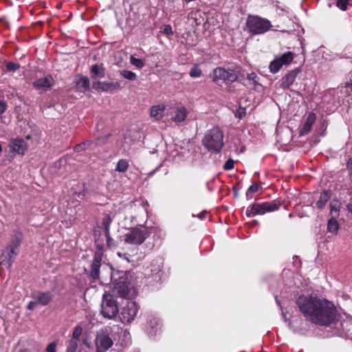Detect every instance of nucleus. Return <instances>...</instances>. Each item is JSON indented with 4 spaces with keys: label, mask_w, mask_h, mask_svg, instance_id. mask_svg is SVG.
Wrapping results in <instances>:
<instances>
[{
    "label": "nucleus",
    "mask_w": 352,
    "mask_h": 352,
    "mask_svg": "<svg viewBox=\"0 0 352 352\" xmlns=\"http://www.w3.org/2000/svg\"><path fill=\"white\" fill-rule=\"evenodd\" d=\"M296 304L304 316L317 325L329 326L336 320V307L325 298L302 295Z\"/></svg>",
    "instance_id": "obj_1"
},
{
    "label": "nucleus",
    "mask_w": 352,
    "mask_h": 352,
    "mask_svg": "<svg viewBox=\"0 0 352 352\" xmlns=\"http://www.w3.org/2000/svg\"><path fill=\"white\" fill-rule=\"evenodd\" d=\"M22 240V234L19 232H15L10 243L1 254L0 268L9 269L11 267L16 256L19 254Z\"/></svg>",
    "instance_id": "obj_2"
},
{
    "label": "nucleus",
    "mask_w": 352,
    "mask_h": 352,
    "mask_svg": "<svg viewBox=\"0 0 352 352\" xmlns=\"http://www.w3.org/2000/svg\"><path fill=\"white\" fill-rule=\"evenodd\" d=\"M202 144L210 152L217 153L223 146V133L218 127L207 131L202 140Z\"/></svg>",
    "instance_id": "obj_3"
},
{
    "label": "nucleus",
    "mask_w": 352,
    "mask_h": 352,
    "mask_svg": "<svg viewBox=\"0 0 352 352\" xmlns=\"http://www.w3.org/2000/svg\"><path fill=\"white\" fill-rule=\"evenodd\" d=\"M245 26L250 33L257 35L268 32L272 25L267 19L255 15H249L246 20Z\"/></svg>",
    "instance_id": "obj_4"
},
{
    "label": "nucleus",
    "mask_w": 352,
    "mask_h": 352,
    "mask_svg": "<svg viewBox=\"0 0 352 352\" xmlns=\"http://www.w3.org/2000/svg\"><path fill=\"white\" fill-rule=\"evenodd\" d=\"M119 313V302L113 295L105 292L102 296L100 314L107 319H114Z\"/></svg>",
    "instance_id": "obj_5"
},
{
    "label": "nucleus",
    "mask_w": 352,
    "mask_h": 352,
    "mask_svg": "<svg viewBox=\"0 0 352 352\" xmlns=\"http://www.w3.org/2000/svg\"><path fill=\"white\" fill-rule=\"evenodd\" d=\"M153 229L144 226L133 228L124 236L126 243L133 245H140L148 237Z\"/></svg>",
    "instance_id": "obj_6"
},
{
    "label": "nucleus",
    "mask_w": 352,
    "mask_h": 352,
    "mask_svg": "<svg viewBox=\"0 0 352 352\" xmlns=\"http://www.w3.org/2000/svg\"><path fill=\"white\" fill-rule=\"evenodd\" d=\"M280 202L273 201L270 202L254 203L250 206L246 210L248 217H253L257 214H264L266 212H273L279 209Z\"/></svg>",
    "instance_id": "obj_7"
},
{
    "label": "nucleus",
    "mask_w": 352,
    "mask_h": 352,
    "mask_svg": "<svg viewBox=\"0 0 352 352\" xmlns=\"http://www.w3.org/2000/svg\"><path fill=\"white\" fill-rule=\"evenodd\" d=\"M212 78V80L216 83H219L220 82L230 83L236 81L238 78V75L232 69L217 67L213 70Z\"/></svg>",
    "instance_id": "obj_8"
},
{
    "label": "nucleus",
    "mask_w": 352,
    "mask_h": 352,
    "mask_svg": "<svg viewBox=\"0 0 352 352\" xmlns=\"http://www.w3.org/2000/svg\"><path fill=\"white\" fill-rule=\"evenodd\" d=\"M53 296L52 293L50 291L35 292L32 294L34 300L30 301L28 304L27 309L29 310H34L38 305L41 306H47L52 302Z\"/></svg>",
    "instance_id": "obj_9"
},
{
    "label": "nucleus",
    "mask_w": 352,
    "mask_h": 352,
    "mask_svg": "<svg viewBox=\"0 0 352 352\" xmlns=\"http://www.w3.org/2000/svg\"><path fill=\"white\" fill-rule=\"evenodd\" d=\"M94 342L97 352L107 351L113 343L107 331L104 329L97 332Z\"/></svg>",
    "instance_id": "obj_10"
},
{
    "label": "nucleus",
    "mask_w": 352,
    "mask_h": 352,
    "mask_svg": "<svg viewBox=\"0 0 352 352\" xmlns=\"http://www.w3.org/2000/svg\"><path fill=\"white\" fill-rule=\"evenodd\" d=\"M139 307L135 302L127 301L120 314V319L122 323H131L136 317Z\"/></svg>",
    "instance_id": "obj_11"
},
{
    "label": "nucleus",
    "mask_w": 352,
    "mask_h": 352,
    "mask_svg": "<svg viewBox=\"0 0 352 352\" xmlns=\"http://www.w3.org/2000/svg\"><path fill=\"white\" fill-rule=\"evenodd\" d=\"M294 58V54L289 51L283 53L280 56H276L269 65L270 71L273 74L277 73L283 65L291 63Z\"/></svg>",
    "instance_id": "obj_12"
},
{
    "label": "nucleus",
    "mask_w": 352,
    "mask_h": 352,
    "mask_svg": "<svg viewBox=\"0 0 352 352\" xmlns=\"http://www.w3.org/2000/svg\"><path fill=\"white\" fill-rule=\"evenodd\" d=\"M93 89L96 90H100L105 92H111L120 88V85L118 82H109V81H93Z\"/></svg>",
    "instance_id": "obj_13"
},
{
    "label": "nucleus",
    "mask_w": 352,
    "mask_h": 352,
    "mask_svg": "<svg viewBox=\"0 0 352 352\" xmlns=\"http://www.w3.org/2000/svg\"><path fill=\"white\" fill-rule=\"evenodd\" d=\"M54 83V80L51 75H47L44 78L36 80L33 82V86L38 90L47 91L50 89Z\"/></svg>",
    "instance_id": "obj_14"
},
{
    "label": "nucleus",
    "mask_w": 352,
    "mask_h": 352,
    "mask_svg": "<svg viewBox=\"0 0 352 352\" xmlns=\"http://www.w3.org/2000/svg\"><path fill=\"white\" fill-rule=\"evenodd\" d=\"M299 72V69H295L288 72L279 81L280 87L283 89H289L293 85Z\"/></svg>",
    "instance_id": "obj_15"
},
{
    "label": "nucleus",
    "mask_w": 352,
    "mask_h": 352,
    "mask_svg": "<svg viewBox=\"0 0 352 352\" xmlns=\"http://www.w3.org/2000/svg\"><path fill=\"white\" fill-rule=\"evenodd\" d=\"M129 287L127 283L124 280L117 282L113 288L111 295L116 297L118 296L120 298H126L129 295Z\"/></svg>",
    "instance_id": "obj_16"
},
{
    "label": "nucleus",
    "mask_w": 352,
    "mask_h": 352,
    "mask_svg": "<svg viewBox=\"0 0 352 352\" xmlns=\"http://www.w3.org/2000/svg\"><path fill=\"white\" fill-rule=\"evenodd\" d=\"M10 151L19 154H24L27 150V144L22 139H14L10 144Z\"/></svg>",
    "instance_id": "obj_17"
},
{
    "label": "nucleus",
    "mask_w": 352,
    "mask_h": 352,
    "mask_svg": "<svg viewBox=\"0 0 352 352\" xmlns=\"http://www.w3.org/2000/svg\"><path fill=\"white\" fill-rule=\"evenodd\" d=\"M101 260L99 256H95L93 259L90 276L94 280H96L99 278Z\"/></svg>",
    "instance_id": "obj_18"
},
{
    "label": "nucleus",
    "mask_w": 352,
    "mask_h": 352,
    "mask_svg": "<svg viewBox=\"0 0 352 352\" xmlns=\"http://www.w3.org/2000/svg\"><path fill=\"white\" fill-rule=\"evenodd\" d=\"M316 116L314 113H310L307 117L306 121L300 130V135H306L311 131V127L316 121Z\"/></svg>",
    "instance_id": "obj_19"
},
{
    "label": "nucleus",
    "mask_w": 352,
    "mask_h": 352,
    "mask_svg": "<svg viewBox=\"0 0 352 352\" xmlns=\"http://www.w3.org/2000/svg\"><path fill=\"white\" fill-rule=\"evenodd\" d=\"M91 78L93 80L101 78L105 76V69L103 65L95 64L91 67Z\"/></svg>",
    "instance_id": "obj_20"
},
{
    "label": "nucleus",
    "mask_w": 352,
    "mask_h": 352,
    "mask_svg": "<svg viewBox=\"0 0 352 352\" xmlns=\"http://www.w3.org/2000/svg\"><path fill=\"white\" fill-rule=\"evenodd\" d=\"M165 106L164 104H158L153 106L150 109V116L155 120H159L163 117Z\"/></svg>",
    "instance_id": "obj_21"
},
{
    "label": "nucleus",
    "mask_w": 352,
    "mask_h": 352,
    "mask_svg": "<svg viewBox=\"0 0 352 352\" xmlns=\"http://www.w3.org/2000/svg\"><path fill=\"white\" fill-rule=\"evenodd\" d=\"M187 116L188 111L185 107L177 108L172 120L175 122H182L186 120Z\"/></svg>",
    "instance_id": "obj_22"
},
{
    "label": "nucleus",
    "mask_w": 352,
    "mask_h": 352,
    "mask_svg": "<svg viewBox=\"0 0 352 352\" xmlns=\"http://www.w3.org/2000/svg\"><path fill=\"white\" fill-rule=\"evenodd\" d=\"M331 192L327 190L323 191L320 194V198L316 202V206L319 209L322 210L325 206L326 204L331 197Z\"/></svg>",
    "instance_id": "obj_23"
},
{
    "label": "nucleus",
    "mask_w": 352,
    "mask_h": 352,
    "mask_svg": "<svg viewBox=\"0 0 352 352\" xmlns=\"http://www.w3.org/2000/svg\"><path fill=\"white\" fill-rule=\"evenodd\" d=\"M246 80L248 81L249 85L256 89L258 86H261L258 83L259 77L254 72L248 74Z\"/></svg>",
    "instance_id": "obj_24"
},
{
    "label": "nucleus",
    "mask_w": 352,
    "mask_h": 352,
    "mask_svg": "<svg viewBox=\"0 0 352 352\" xmlns=\"http://www.w3.org/2000/svg\"><path fill=\"white\" fill-rule=\"evenodd\" d=\"M76 85L77 87L84 88L86 90L89 89L90 81L89 78L87 76H80L78 79L76 80Z\"/></svg>",
    "instance_id": "obj_25"
},
{
    "label": "nucleus",
    "mask_w": 352,
    "mask_h": 352,
    "mask_svg": "<svg viewBox=\"0 0 352 352\" xmlns=\"http://www.w3.org/2000/svg\"><path fill=\"white\" fill-rule=\"evenodd\" d=\"M112 222V219L109 214H105L102 218V226L104 228V235H108V232L110 231V226Z\"/></svg>",
    "instance_id": "obj_26"
},
{
    "label": "nucleus",
    "mask_w": 352,
    "mask_h": 352,
    "mask_svg": "<svg viewBox=\"0 0 352 352\" xmlns=\"http://www.w3.org/2000/svg\"><path fill=\"white\" fill-rule=\"evenodd\" d=\"M129 168V162L126 160H120L117 164L116 170L120 173H124Z\"/></svg>",
    "instance_id": "obj_27"
},
{
    "label": "nucleus",
    "mask_w": 352,
    "mask_h": 352,
    "mask_svg": "<svg viewBox=\"0 0 352 352\" xmlns=\"http://www.w3.org/2000/svg\"><path fill=\"white\" fill-rule=\"evenodd\" d=\"M339 228V225L336 218H331L327 223V230L331 232H336Z\"/></svg>",
    "instance_id": "obj_28"
},
{
    "label": "nucleus",
    "mask_w": 352,
    "mask_h": 352,
    "mask_svg": "<svg viewBox=\"0 0 352 352\" xmlns=\"http://www.w3.org/2000/svg\"><path fill=\"white\" fill-rule=\"evenodd\" d=\"M78 341L69 339L67 342L66 352H76Z\"/></svg>",
    "instance_id": "obj_29"
},
{
    "label": "nucleus",
    "mask_w": 352,
    "mask_h": 352,
    "mask_svg": "<svg viewBox=\"0 0 352 352\" xmlns=\"http://www.w3.org/2000/svg\"><path fill=\"white\" fill-rule=\"evenodd\" d=\"M120 74L126 79L129 80H135L137 79V75L129 70H122L120 72Z\"/></svg>",
    "instance_id": "obj_30"
},
{
    "label": "nucleus",
    "mask_w": 352,
    "mask_h": 352,
    "mask_svg": "<svg viewBox=\"0 0 352 352\" xmlns=\"http://www.w3.org/2000/svg\"><path fill=\"white\" fill-rule=\"evenodd\" d=\"M130 63L138 69H142L144 67V63L142 59L135 58L133 56L130 57Z\"/></svg>",
    "instance_id": "obj_31"
},
{
    "label": "nucleus",
    "mask_w": 352,
    "mask_h": 352,
    "mask_svg": "<svg viewBox=\"0 0 352 352\" xmlns=\"http://www.w3.org/2000/svg\"><path fill=\"white\" fill-rule=\"evenodd\" d=\"M189 74L192 78H198L201 75V70L197 65H194L191 68Z\"/></svg>",
    "instance_id": "obj_32"
},
{
    "label": "nucleus",
    "mask_w": 352,
    "mask_h": 352,
    "mask_svg": "<svg viewBox=\"0 0 352 352\" xmlns=\"http://www.w3.org/2000/svg\"><path fill=\"white\" fill-rule=\"evenodd\" d=\"M82 332V328L80 326H77L74 328L72 333V337L71 339H74V340L78 341L79 338L80 337Z\"/></svg>",
    "instance_id": "obj_33"
},
{
    "label": "nucleus",
    "mask_w": 352,
    "mask_h": 352,
    "mask_svg": "<svg viewBox=\"0 0 352 352\" xmlns=\"http://www.w3.org/2000/svg\"><path fill=\"white\" fill-rule=\"evenodd\" d=\"M259 185L258 184H252L248 190V192H246V196L247 197H252V194L257 192L259 189Z\"/></svg>",
    "instance_id": "obj_34"
},
{
    "label": "nucleus",
    "mask_w": 352,
    "mask_h": 352,
    "mask_svg": "<svg viewBox=\"0 0 352 352\" xmlns=\"http://www.w3.org/2000/svg\"><path fill=\"white\" fill-rule=\"evenodd\" d=\"M161 32L166 35L168 37L173 34L172 27L170 25H165L162 28Z\"/></svg>",
    "instance_id": "obj_35"
},
{
    "label": "nucleus",
    "mask_w": 352,
    "mask_h": 352,
    "mask_svg": "<svg viewBox=\"0 0 352 352\" xmlns=\"http://www.w3.org/2000/svg\"><path fill=\"white\" fill-rule=\"evenodd\" d=\"M348 4L349 0H338L336 3L337 7L343 11L346 10Z\"/></svg>",
    "instance_id": "obj_36"
},
{
    "label": "nucleus",
    "mask_w": 352,
    "mask_h": 352,
    "mask_svg": "<svg viewBox=\"0 0 352 352\" xmlns=\"http://www.w3.org/2000/svg\"><path fill=\"white\" fill-rule=\"evenodd\" d=\"M331 214L336 213V216H338L340 211V204L338 202L330 204Z\"/></svg>",
    "instance_id": "obj_37"
},
{
    "label": "nucleus",
    "mask_w": 352,
    "mask_h": 352,
    "mask_svg": "<svg viewBox=\"0 0 352 352\" xmlns=\"http://www.w3.org/2000/svg\"><path fill=\"white\" fill-rule=\"evenodd\" d=\"M20 65L18 63L9 62L6 64V69L9 72H14L19 69Z\"/></svg>",
    "instance_id": "obj_38"
},
{
    "label": "nucleus",
    "mask_w": 352,
    "mask_h": 352,
    "mask_svg": "<svg viewBox=\"0 0 352 352\" xmlns=\"http://www.w3.org/2000/svg\"><path fill=\"white\" fill-rule=\"evenodd\" d=\"M91 144V141H87V142H84L80 144H78L75 146V151H81L84 149H85L86 148V146H89L90 144Z\"/></svg>",
    "instance_id": "obj_39"
},
{
    "label": "nucleus",
    "mask_w": 352,
    "mask_h": 352,
    "mask_svg": "<svg viewBox=\"0 0 352 352\" xmlns=\"http://www.w3.org/2000/svg\"><path fill=\"white\" fill-rule=\"evenodd\" d=\"M234 162L232 159H229L223 165V168L225 170H231L234 168Z\"/></svg>",
    "instance_id": "obj_40"
},
{
    "label": "nucleus",
    "mask_w": 352,
    "mask_h": 352,
    "mask_svg": "<svg viewBox=\"0 0 352 352\" xmlns=\"http://www.w3.org/2000/svg\"><path fill=\"white\" fill-rule=\"evenodd\" d=\"M56 342H53L47 345L46 351L47 352H56Z\"/></svg>",
    "instance_id": "obj_41"
},
{
    "label": "nucleus",
    "mask_w": 352,
    "mask_h": 352,
    "mask_svg": "<svg viewBox=\"0 0 352 352\" xmlns=\"http://www.w3.org/2000/svg\"><path fill=\"white\" fill-rule=\"evenodd\" d=\"M107 239V245L108 247H112L114 246V241L113 239L110 236V231L108 232V235H105Z\"/></svg>",
    "instance_id": "obj_42"
},
{
    "label": "nucleus",
    "mask_w": 352,
    "mask_h": 352,
    "mask_svg": "<svg viewBox=\"0 0 352 352\" xmlns=\"http://www.w3.org/2000/svg\"><path fill=\"white\" fill-rule=\"evenodd\" d=\"M346 168L350 174H352V157H350L346 162Z\"/></svg>",
    "instance_id": "obj_43"
},
{
    "label": "nucleus",
    "mask_w": 352,
    "mask_h": 352,
    "mask_svg": "<svg viewBox=\"0 0 352 352\" xmlns=\"http://www.w3.org/2000/svg\"><path fill=\"white\" fill-rule=\"evenodd\" d=\"M6 110V104L4 102L0 101V115Z\"/></svg>",
    "instance_id": "obj_44"
},
{
    "label": "nucleus",
    "mask_w": 352,
    "mask_h": 352,
    "mask_svg": "<svg viewBox=\"0 0 352 352\" xmlns=\"http://www.w3.org/2000/svg\"><path fill=\"white\" fill-rule=\"evenodd\" d=\"M347 210L352 214V201L349 202L346 206Z\"/></svg>",
    "instance_id": "obj_45"
},
{
    "label": "nucleus",
    "mask_w": 352,
    "mask_h": 352,
    "mask_svg": "<svg viewBox=\"0 0 352 352\" xmlns=\"http://www.w3.org/2000/svg\"><path fill=\"white\" fill-rule=\"evenodd\" d=\"M245 112H239V113L236 114V116L238 117L239 118H242V117L245 115Z\"/></svg>",
    "instance_id": "obj_46"
},
{
    "label": "nucleus",
    "mask_w": 352,
    "mask_h": 352,
    "mask_svg": "<svg viewBox=\"0 0 352 352\" xmlns=\"http://www.w3.org/2000/svg\"><path fill=\"white\" fill-rule=\"evenodd\" d=\"M18 352H30V351L28 349H21L18 351Z\"/></svg>",
    "instance_id": "obj_47"
},
{
    "label": "nucleus",
    "mask_w": 352,
    "mask_h": 352,
    "mask_svg": "<svg viewBox=\"0 0 352 352\" xmlns=\"http://www.w3.org/2000/svg\"><path fill=\"white\" fill-rule=\"evenodd\" d=\"M206 214V212H205V213H203V214H199V217L200 219H202V218H204V217L205 216V214Z\"/></svg>",
    "instance_id": "obj_48"
},
{
    "label": "nucleus",
    "mask_w": 352,
    "mask_h": 352,
    "mask_svg": "<svg viewBox=\"0 0 352 352\" xmlns=\"http://www.w3.org/2000/svg\"><path fill=\"white\" fill-rule=\"evenodd\" d=\"M350 190H351V193L352 194V180H351V186H350Z\"/></svg>",
    "instance_id": "obj_49"
},
{
    "label": "nucleus",
    "mask_w": 352,
    "mask_h": 352,
    "mask_svg": "<svg viewBox=\"0 0 352 352\" xmlns=\"http://www.w3.org/2000/svg\"><path fill=\"white\" fill-rule=\"evenodd\" d=\"M1 151H2V146H1V144H0V152H1Z\"/></svg>",
    "instance_id": "obj_50"
}]
</instances>
